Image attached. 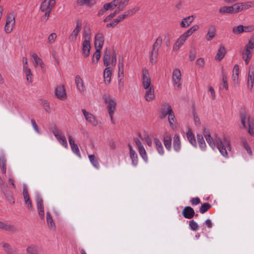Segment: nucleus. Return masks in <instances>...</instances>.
I'll return each mask as SVG.
<instances>
[{
  "label": "nucleus",
  "instance_id": "f257e3e1",
  "mask_svg": "<svg viewBox=\"0 0 254 254\" xmlns=\"http://www.w3.org/2000/svg\"><path fill=\"white\" fill-rule=\"evenodd\" d=\"M159 117L160 119H163L168 115V121L170 126H173L174 123V118L175 117L173 111L167 103L163 104L159 109Z\"/></svg>",
  "mask_w": 254,
  "mask_h": 254
},
{
  "label": "nucleus",
  "instance_id": "f03ea898",
  "mask_svg": "<svg viewBox=\"0 0 254 254\" xmlns=\"http://www.w3.org/2000/svg\"><path fill=\"white\" fill-rule=\"evenodd\" d=\"M254 49V35H252L249 40L248 43L246 44L242 52V59L246 64H248L252 58L253 50Z\"/></svg>",
  "mask_w": 254,
  "mask_h": 254
},
{
  "label": "nucleus",
  "instance_id": "7ed1b4c3",
  "mask_svg": "<svg viewBox=\"0 0 254 254\" xmlns=\"http://www.w3.org/2000/svg\"><path fill=\"white\" fill-rule=\"evenodd\" d=\"M215 141L217 144V148L220 153L224 157H227V150H231V144L228 137H224L223 139L220 138H216Z\"/></svg>",
  "mask_w": 254,
  "mask_h": 254
},
{
  "label": "nucleus",
  "instance_id": "20e7f679",
  "mask_svg": "<svg viewBox=\"0 0 254 254\" xmlns=\"http://www.w3.org/2000/svg\"><path fill=\"white\" fill-rule=\"evenodd\" d=\"M55 4V0H44L42 2L40 5V10L43 12H45V15L43 17V21H46L48 20L50 13Z\"/></svg>",
  "mask_w": 254,
  "mask_h": 254
},
{
  "label": "nucleus",
  "instance_id": "39448f33",
  "mask_svg": "<svg viewBox=\"0 0 254 254\" xmlns=\"http://www.w3.org/2000/svg\"><path fill=\"white\" fill-rule=\"evenodd\" d=\"M162 43V38L158 37L153 45L152 49L150 55V62L154 64L157 62V58L158 55V50Z\"/></svg>",
  "mask_w": 254,
  "mask_h": 254
},
{
  "label": "nucleus",
  "instance_id": "423d86ee",
  "mask_svg": "<svg viewBox=\"0 0 254 254\" xmlns=\"http://www.w3.org/2000/svg\"><path fill=\"white\" fill-rule=\"evenodd\" d=\"M104 99L109 116L111 120H113L114 114L116 110L117 102L115 99L110 96H105Z\"/></svg>",
  "mask_w": 254,
  "mask_h": 254
},
{
  "label": "nucleus",
  "instance_id": "0eeeda50",
  "mask_svg": "<svg viewBox=\"0 0 254 254\" xmlns=\"http://www.w3.org/2000/svg\"><path fill=\"white\" fill-rule=\"evenodd\" d=\"M81 29L82 24L79 20H77L76 22V26L75 28L68 37V39L70 42H73L76 40L77 37L81 30Z\"/></svg>",
  "mask_w": 254,
  "mask_h": 254
},
{
  "label": "nucleus",
  "instance_id": "6e6552de",
  "mask_svg": "<svg viewBox=\"0 0 254 254\" xmlns=\"http://www.w3.org/2000/svg\"><path fill=\"white\" fill-rule=\"evenodd\" d=\"M254 84V66L250 65L247 74V87L252 91Z\"/></svg>",
  "mask_w": 254,
  "mask_h": 254
},
{
  "label": "nucleus",
  "instance_id": "1a4fd4ad",
  "mask_svg": "<svg viewBox=\"0 0 254 254\" xmlns=\"http://www.w3.org/2000/svg\"><path fill=\"white\" fill-rule=\"evenodd\" d=\"M84 118L87 122L90 123L93 126H97L99 125L98 122L96 117L91 113L88 112L84 109L81 110Z\"/></svg>",
  "mask_w": 254,
  "mask_h": 254
},
{
  "label": "nucleus",
  "instance_id": "9d476101",
  "mask_svg": "<svg viewBox=\"0 0 254 254\" xmlns=\"http://www.w3.org/2000/svg\"><path fill=\"white\" fill-rule=\"evenodd\" d=\"M55 95L57 97L61 100H64L66 99L67 96L65 92V89L64 85L58 86L55 88Z\"/></svg>",
  "mask_w": 254,
  "mask_h": 254
},
{
  "label": "nucleus",
  "instance_id": "9b49d317",
  "mask_svg": "<svg viewBox=\"0 0 254 254\" xmlns=\"http://www.w3.org/2000/svg\"><path fill=\"white\" fill-rule=\"evenodd\" d=\"M142 85L145 89H148L150 88V87H153V86L151 85V79L149 77V73L145 69L143 70Z\"/></svg>",
  "mask_w": 254,
  "mask_h": 254
},
{
  "label": "nucleus",
  "instance_id": "f8f14e48",
  "mask_svg": "<svg viewBox=\"0 0 254 254\" xmlns=\"http://www.w3.org/2000/svg\"><path fill=\"white\" fill-rule=\"evenodd\" d=\"M0 229L13 233H16L18 231L17 228L15 226L9 223H5L0 221Z\"/></svg>",
  "mask_w": 254,
  "mask_h": 254
},
{
  "label": "nucleus",
  "instance_id": "ddd939ff",
  "mask_svg": "<svg viewBox=\"0 0 254 254\" xmlns=\"http://www.w3.org/2000/svg\"><path fill=\"white\" fill-rule=\"evenodd\" d=\"M104 42V37L102 33L96 34L94 38V46L95 49H101Z\"/></svg>",
  "mask_w": 254,
  "mask_h": 254
},
{
  "label": "nucleus",
  "instance_id": "4468645a",
  "mask_svg": "<svg viewBox=\"0 0 254 254\" xmlns=\"http://www.w3.org/2000/svg\"><path fill=\"white\" fill-rule=\"evenodd\" d=\"M23 196L24 198V200L25 203L27 205V207L29 209L32 210L33 209V206L32 204V202L30 198V196L29 193L28 192V190L26 187V186H23Z\"/></svg>",
  "mask_w": 254,
  "mask_h": 254
},
{
  "label": "nucleus",
  "instance_id": "2eb2a0df",
  "mask_svg": "<svg viewBox=\"0 0 254 254\" xmlns=\"http://www.w3.org/2000/svg\"><path fill=\"white\" fill-rule=\"evenodd\" d=\"M90 41L87 38L86 36L85 37V39L83 41L82 43V55L84 57H87L89 56L90 54Z\"/></svg>",
  "mask_w": 254,
  "mask_h": 254
},
{
  "label": "nucleus",
  "instance_id": "dca6fc26",
  "mask_svg": "<svg viewBox=\"0 0 254 254\" xmlns=\"http://www.w3.org/2000/svg\"><path fill=\"white\" fill-rule=\"evenodd\" d=\"M36 202L39 215L41 219H44V211L43 206V200L41 197L38 196L36 199Z\"/></svg>",
  "mask_w": 254,
  "mask_h": 254
},
{
  "label": "nucleus",
  "instance_id": "f3484780",
  "mask_svg": "<svg viewBox=\"0 0 254 254\" xmlns=\"http://www.w3.org/2000/svg\"><path fill=\"white\" fill-rule=\"evenodd\" d=\"M75 82L77 89L80 93H83L86 91L84 82L79 75H76L75 77Z\"/></svg>",
  "mask_w": 254,
  "mask_h": 254
},
{
  "label": "nucleus",
  "instance_id": "a211bd4d",
  "mask_svg": "<svg viewBox=\"0 0 254 254\" xmlns=\"http://www.w3.org/2000/svg\"><path fill=\"white\" fill-rule=\"evenodd\" d=\"M0 245L5 254H17L16 249L9 244L2 242L0 244Z\"/></svg>",
  "mask_w": 254,
  "mask_h": 254
},
{
  "label": "nucleus",
  "instance_id": "6ab92c4d",
  "mask_svg": "<svg viewBox=\"0 0 254 254\" xmlns=\"http://www.w3.org/2000/svg\"><path fill=\"white\" fill-rule=\"evenodd\" d=\"M195 18V16L194 15L184 18L180 23L181 26L183 28L188 27L193 21Z\"/></svg>",
  "mask_w": 254,
  "mask_h": 254
},
{
  "label": "nucleus",
  "instance_id": "aec40b11",
  "mask_svg": "<svg viewBox=\"0 0 254 254\" xmlns=\"http://www.w3.org/2000/svg\"><path fill=\"white\" fill-rule=\"evenodd\" d=\"M136 145L138 148L139 153L142 158L146 160L147 159L146 151L142 145L141 141L138 139H135Z\"/></svg>",
  "mask_w": 254,
  "mask_h": 254
},
{
  "label": "nucleus",
  "instance_id": "412c9836",
  "mask_svg": "<svg viewBox=\"0 0 254 254\" xmlns=\"http://www.w3.org/2000/svg\"><path fill=\"white\" fill-rule=\"evenodd\" d=\"M216 32V29L215 27L213 25H210L205 36L206 40L208 41L212 40L215 36Z\"/></svg>",
  "mask_w": 254,
  "mask_h": 254
},
{
  "label": "nucleus",
  "instance_id": "4be33fe9",
  "mask_svg": "<svg viewBox=\"0 0 254 254\" xmlns=\"http://www.w3.org/2000/svg\"><path fill=\"white\" fill-rule=\"evenodd\" d=\"M144 98L147 102H150L154 100L155 98L154 94V90L153 87H150L148 89H146Z\"/></svg>",
  "mask_w": 254,
  "mask_h": 254
},
{
  "label": "nucleus",
  "instance_id": "5701e85b",
  "mask_svg": "<svg viewBox=\"0 0 254 254\" xmlns=\"http://www.w3.org/2000/svg\"><path fill=\"white\" fill-rule=\"evenodd\" d=\"M182 214L186 218L191 219L194 216L195 212L191 207L187 206L184 209Z\"/></svg>",
  "mask_w": 254,
  "mask_h": 254
},
{
  "label": "nucleus",
  "instance_id": "b1692460",
  "mask_svg": "<svg viewBox=\"0 0 254 254\" xmlns=\"http://www.w3.org/2000/svg\"><path fill=\"white\" fill-rule=\"evenodd\" d=\"M225 54L226 50L224 46L222 45H220L219 46V48L217 51L215 59L217 61L220 62L224 57Z\"/></svg>",
  "mask_w": 254,
  "mask_h": 254
},
{
  "label": "nucleus",
  "instance_id": "393cba45",
  "mask_svg": "<svg viewBox=\"0 0 254 254\" xmlns=\"http://www.w3.org/2000/svg\"><path fill=\"white\" fill-rule=\"evenodd\" d=\"M112 74V69L110 67H106L104 70V78L106 84H109Z\"/></svg>",
  "mask_w": 254,
  "mask_h": 254
},
{
  "label": "nucleus",
  "instance_id": "a878e982",
  "mask_svg": "<svg viewBox=\"0 0 254 254\" xmlns=\"http://www.w3.org/2000/svg\"><path fill=\"white\" fill-rule=\"evenodd\" d=\"M103 60L104 65L106 66V67H109L111 62V53L108 48L105 50Z\"/></svg>",
  "mask_w": 254,
  "mask_h": 254
},
{
  "label": "nucleus",
  "instance_id": "bb28decb",
  "mask_svg": "<svg viewBox=\"0 0 254 254\" xmlns=\"http://www.w3.org/2000/svg\"><path fill=\"white\" fill-rule=\"evenodd\" d=\"M233 10V7L232 5H225L220 7L218 9L219 13L221 14H234Z\"/></svg>",
  "mask_w": 254,
  "mask_h": 254
},
{
  "label": "nucleus",
  "instance_id": "cd10ccee",
  "mask_svg": "<svg viewBox=\"0 0 254 254\" xmlns=\"http://www.w3.org/2000/svg\"><path fill=\"white\" fill-rule=\"evenodd\" d=\"M69 142L71 146L72 151L75 153L78 157H80L81 155L77 145L75 143L74 140L70 135L69 136Z\"/></svg>",
  "mask_w": 254,
  "mask_h": 254
},
{
  "label": "nucleus",
  "instance_id": "c85d7f7f",
  "mask_svg": "<svg viewBox=\"0 0 254 254\" xmlns=\"http://www.w3.org/2000/svg\"><path fill=\"white\" fill-rule=\"evenodd\" d=\"M54 133L56 137L60 142V143H61L64 147H67V143L66 142L65 137L59 131H54Z\"/></svg>",
  "mask_w": 254,
  "mask_h": 254
},
{
  "label": "nucleus",
  "instance_id": "c756f323",
  "mask_svg": "<svg viewBox=\"0 0 254 254\" xmlns=\"http://www.w3.org/2000/svg\"><path fill=\"white\" fill-rule=\"evenodd\" d=\"M188 37L185 32L180 36L176 42V50L180 48Z\"/></svg>",
  "mask_w": 254,
  "mask_h": 254
},
{
  "label": "nucleus",
  "instance_id": "7c9ffc66",
  "mask_svg": "<svg viewBox=\"0 0 254 254\" xmlns=\"http://www.w3.org/2000/svg\"><path fill=\"white\" fill-rule=\"evenodd\" d=\"M39 251V247L34 245H30L26 249V252L28 254H38Z\"/></svg>",
  "mask_w": 254,
  "mask_h": 254
},
{
  "label": "nucleus",
  "instance_id": "2f4dec72",
  "mask_svg": "<svg viewBox=\"0 0 254 254\" xmlns=\"http://www.w3.org/2000/svg\"><path fill=\"white\" fill-rule=\"evenodd\" d=\"M126 15L124 14H123L118 17V18L114 19L112 22L110 23H108L106 25V27H115L118 23H119L120 21L124 20L125 18H126Z\"/></svg>",
  "mask_w": 254,
  "mask_h": 254
},
{
  "label": "nucleus",
  "instance_id": "473e14b6",
  "mask_svg": "<svg viewBox=\"0 0 254 254\" xmlns=\"http://www.w3.org/2000/svg\"><path fill=\"white\" fill-rule=\"evenodd\" d=\"M47 216V222L49 227L53 230H55L56 228L55 223L54 222L52 217L49 212H47L46 213Z\"/></svg>",
  "mask_w": 254,
  "mask_h": 254
},
{
  "label": "nucleus",
  "instance_id": "72a5a7b5",
  "mask_svg": "<svg viewBox=\"0 0 254 254\" xmlns=\"http://www.w3.org/2000/svg\"><path fill=\"white\" fill-rule=\"evenodd\" d=\"M119 3V0H114L112 2L106 3L104 5V8L107 10H112L114 9Z\"/></svg>",
  "mask_w": 254,
  "mask_h": 254
},
{
  "label": "nucleus",
  "instance_id": "f704fd0d",
  "mask_svg": "<svg viewBox=\"0 0 254 254\" xmlns=\"http://www.w3.org/2000/svg\"><path fill=\"white\" fill-rule=\"evenodd\" d=\"M129 155L130 157L132 160V164L136 165L137 163V156L135 152L132 149V147L129 145Z\"/></svg>",
  "mask_w": 254,
  "mask_h": 254
},
{
  "label": "nucleus",
  "instance_id": "c9c22d12",
  "mask_svg": "<svg viewBox=\"0 0 254 254\" xmlns=\"http://www.w3.org/2000/svg\"><path fill=\"white\" fill-rule=\"evenodd\" d=\"M234 14L244 10L243 2H238L232 5Z\"/></svg>",
  "mask_w": 254,
  "mask_h": 254
},
{
  "label": "nucleus",
  "instance_id": "e433bc0d",
  "mask_svg": "<svg viewBox=\"0 0 254 254\" xmlns=\"http://www.w3.org/2000/svg\"><path fill=\"white\" fill-rule=\"evenodd\" d=\"M239 67L238 64H235L233 69V74L232 75L233 80L238 83L239 80Z\"/></svg>",
  "mask_w": 254,
  "mask_h": 254
},
{
  "label": "nucleus",
  "instance_id": "4c0bfd02",
  "mask_svg": "<svg viewBox=\"0 0 254 254\" xmlns=\"http://www.w3.org/2000/svg\"><path fill=\"white\" fill-rule=\"evenodd\" d=\"M129 2V0H119L118 7L116 9L119 12L123 10Z\"/></svg>",
  "mask_w": 254,
  "mask_h": 254
},
{
  "label": "nucleus",
  "instance_id": "58836bf2",
  "mask_svg": "<svg viewBox=\"0 0 254 254\" xmlns=\"http://www.w3.org/2000/svg\"><path fill=\"white\" fill-rule=\"evenodd\" d=\"M101 50V49H96V51L93 55L92 60V63L93 64H95L96 63H97L99 61V60L100 58V57H101V55H100Z\"/></svg>",
  "mask_w": 254,
  "mask_h": 254
},
{
  "label": "nucleus",
  "instance_id": "ea45409f",
  "mask_svg": "<svg viewBox=\"0 0 254 254\" xmlns=\"http://www.w3.org/2000/svg\"><path fill=\"white\" fill-rule=\"evenodd\" d=\"M88 157L93 166L96 169H98L99 168V164L97 158L94 155H90Z\"/></svg>",
  "mask_w": 254,
  "mask_h": 254
},
{
  "label": "nucleus",
  "instance_id": "a19ab883",
  "mask_svg": "<svg viewBox=\"0 0 254 254\" xmlns=\"http://www.w3.org/2000/svg\"><path fill=\"white\" fill-rule=\"evenodd\" d=\"M77 3L80 5L86 4L90 7L95 3V0H78Z\"/></svg>",
  "mask_w": 254,
  "mask_h": 254
},
{
  "label": "nucleus",
  "instance_id": "79ce46f5",
  "mask_svg": "<svg viewBox=\"0 0 254 254\" xmlns=\"http://www.w3.org/2000/svg\"><path fill=\"white\" fill-rule=\"evenodd\" d=\"M124 64L122 62L119 61L118 64V77L119 78H124Z\"/></svg>",
  "mask_w": 254,
  "mask_h": 254
},
{
  "label": "nucleus",
  "instance_id": "37998d69",
  "mask_svg": "<svg viewBox=\"0 0 254 254\" xmlns=\"http://www.w3.org/2000/svg\"><path fill=\"white\" fill-rule=\"evenodd\" d=\"M232 32L234 34L238 35L244 32V26L239 25L237 26H234L232 29Z\"/></svg>",
  "mask_w": 254,
  "mask_h": 254
},
{
  "label": "nucleus",
  "instance_id": "c03bdc74",
  "mask_svg": "<svg viewBox=\"0 0 254 254\" xmlns=\"http://www.w3.org/2000/svg\"><path fill=\"white\" fill-rule=\"evenodd\" d=\"M40 104L43 106L46 112H51L49 102L47 100L42 99L40 100Z\"/></svg>",
  "mask_w": 254,
  "mask_h": 254
},
{
  "label": "nucleus",
  "instance_id": "a18cd8bd",
  "mask_svg": "<svg viewBox=\"0 0 254 254\" xmlns=\"http://www.w3.org/2000/svg\"><path fill=\"white\" fill-rule=\"evenodd\" d=\"M15 24V19L13 12L8 13L6 16V23Z\"/></svg>",
  "mask_w": 254,
  "mask_h": 254
},
{
  "label": "nucleus",
  "instance_id": "49530a36",
  "mask_svg": "<svg viewBox=\"0 0 254 254\" xmlns=\"http://www.w3.org/2000/svg\"><path fill=\"white\" fill-rule=\"evenodd\" d=\"M164 142L166 148L169 150L171 146V138L170 135H166L164 136Z\"/></svg>",
  "mask_w": 254,
  "mask_h": 254
},
{
  "label": "nucleus",
  "instance_id": "de8ad7c7",
  "mask_svg": "<svg viewBox=\"0 0 254 254\" xmlns=\"http://www.w3.org/2000/svg\"><path fill=\"white\" fill-rule=\"evenodd\" d=\"M139 10V7L136 6L132 9L127 10L125 14H124V15H126V17H127L128 16H130L131 15L134 14L135 13H136Z\"/></svg>",
  "mask_w": 254,
  "mask_h": 254
},
{
  "label": "nucleus",
  "instance_id": "09e8293b",
  "mask_svg": "<svg viewBox=\"0 0 254 254\" xmlns=\"http://www.w3.org/2000/svg\"><path fill=\"white\" fill-rule=\"evenodd\" d=\"M155 143L156 144V146L157 149L160 154H162L164 152L163 151V147L161 144V142L159 141L157 138L154 139Z\"/></svg>",
  "mask_w": 254,
  "mask_h": 254
},
{
  "label": "nucleus",
  "instance_id": "8fccbe9b",
  "mask_svg": "<svg viewBox=\"0 0 254 254\" xmlns=\"http://www.w3.org/2000/svg\"><path fill=\"white\" fill-rule=\"evenodd\" d=\"M32 57L34 59L35 67H37L38 65L42 64V60L36 54H33Z\"/></svg>",
  "mask_w": 254,
  "mask_h": 254
},
{
  "label": "nucleus",
  "instance_id": "3c124183",
  "mask_svg": "<svg viewBox=\"0 0 254 254\" xmlns=\"http://www.w3.org/2000/svg\"><path fill=\"white\" fill-rule=\"evenodd\" d=\"M243 4L244 10L248 9L250 8L254 7V1H247L245 2H242Z\"/></svg>",
  "mask_w": 254,
  "mask_h": 254
},
{
  "label": "nucleus",
  "instance_id": "603ef678",
  "mask_svg": "<svg viewBox=\"0 0 254 254\" xmlns=\"http://www.w3.org/2000/svg\"><path fill=\"white\" fill-rule=\"evenodd\" d=\"M187 136L188 137V139L190 141V143L193 145H195L196 144V141L194 138V135L192 134V132L190 131H189L187 133Z\"/></svg>",
  "mask_w": 254,
  "mask_h": 254
},
{
  "label": "nucleus",
  "instance_id": "864d4df0",
  "mask_svg": "<svg viewBox=\"0 0 254 254\" xmlns=\"http://www.w3.org/2000/svg\"><path fill=\"white\" fill-rule=\"evenodd\" d=\"M211 207V205L207 203L203 204L199 208V211L201 213H204L206 212Z\"/></svg>",
  "mask_w": 254,
  "mask_h": 254
},
{
  "label": "nucleus",
  "instance_id": "5fc2aeb1",
  "mask_svg": "<svg viewBox=\"0 0 254 254\" xmlns=\"http://www.w3.org/2000/svg\"><path fill=\"white\" fill-rule=\"evenodd\" d=\"M222 86L225 88L226 90L228 89V85L227 83V76L224 72H222Z\"/></svg>",
  "mask_w": 254,
  "mask_h": 254
},
{
  "label": "nucleus",
  "instance_id": "6e6d98bb",
  "mask_svg": "<svg viewBox=\"0 0 254 254\" xmlns=\"http://www.w3.org/2000/svg\"><path fill=\"white\" fill-rule=\"evenodd\" d=\"M199 28V27L198 25H194L190 29H189L188 30H187L186 32H185V33L189 37L193 32L198 30Z\"/></svg>",
  "mask_w": 254,
  "mask_h": 254
},
{
  "label": "nucleus",
  "instance_id": "4d7b16f0",
  "mask_svg": "<svg viewBox=\"0 0 254 254\" xmlns=\"http://www.w3.org/2000/svg\"><path fill=\"white\" fill-rule=\"evenodd\" d=\"M15 24H10V23H5L4 26V31L5 32L9 34L12 32L13 30V27L14 26Z\"/></svg>",
  "mask_w": 254,
  "mask_h": 254
},
{
  "label": "nucleus",
  "instance_id": "13d9d810",
  "mask_svg": "<svg viewBox=\"0 0 254 254\" xmlns=\"http://www.w3.org/2000/svg\"><path fill=\"white\" fill-rule=\"evenodd\" d=\"M197 140L200 148L201 149H204L206 146V145L203 140V138L201 135H197Z\"/></svg>",
  "mask_w": 254,
  "mask_h": 254
},
{
  "label": "nucleus",
  "instance_id": "bf43d9fd",
  "mask_svg": "<svg viewBox=\"0 0 254 254\" xmlns=\"http://www.w3.org/2000/svg\"><path fill=\"white\" fill-rule=\"evenodd\" d=\"M205 138L207 141L209 145L212 147L214 148L215 147V144L214 141L212 140V138L210 136L209 134H206L204 135Z\"/></svg>",
  "mask_w": 254,
  "mask_h": 254
},
{
  "label": "nucleus",
  "instance_id": "052dcab7",
  "mask_svg": "<svg viewBox=\"0 0 254 254\" xmlns=\"http://www.w3.org/2000/svg\"><path fill=\"white\" fill-rule=\"evenodd\" d=\"M57 35L55 33H51L48 37V43L52 44L54 43L57 38Z\"/></svg>",
  "mask_w": 254,
  "mask_h": 254
},
{
  "label": "nucleus",
  "instance_id": "680f3d73",
  "mask_svg": "<svg viewBox=\"0 0 254 254\" xmlns=\"http://www.w3.org/2000/svg\"><path fill=\"white\" fill-rule=\"evenodd\" d=\"M189 226L193 231H197L198 229V225L194 220H190L189 222Z\"/></svg>",
  "mask_w": 254,
  "mask_h": 254
},
{
  "label": "nucleus",
  "instance_id": "e2e57ef3",
  "mask_svg": "<svg viewBox=\"0 0 254 254\" xmlns=\"http://www.w3.org/2000/svg\"><path fill=\"white\" fill-rule=\"evenodd\" d=\"M119 13V12L117 10H116L113 13L110 14L108 16H107L104 19V21L106 22L110 21Z\"/></svg>",
  "mask_w": 254,
  "mask_h": 254
},
{
  "label": "nucleus",
  "instance_id": "0e129e2a",
  "mask_svg": "<svg viewBox=\"0 0 254 254\" xmlns=\"http://www.w3.org/2000/svg\"><path fill=\"white\" fill-rule=\"evenodd\" d=\"M25 73H26L27 81L29 83H31L32 82L33 75H32L31 70H28V71L26 72Z\"/></svg>",
  "mask_w": 254,
  "mask_h": 254
},
{
  "label": "nucleus",
  "instance_id": "69168bd1",
  "mask_svg": "<svg viewBox=\"0 0 254 254\" xmlns=\"http://www.w3.org/2000/svg\"><path fill=\"white\" fill-rule=\"evenodd\" d=\"M243 146L244 147H245V148L246 149V150H247L248 153L250 155H252V150L251 149V148L250 147V146L249 145V144L247 143V141L246 140H243Z\"/></svg>",
  "mask_w": 254,
  "mask_h": 254
},
{
  "label": "nucleus",
  "instance_id": "338daca9",
  "mask_svg": "<svg viewBox=\"0 0 254 254\" xmlns=\"http://www.w3.org/2000/svg\"><path fill=\"white\" fill-rule=\"evenodd\" d=\"M204 60L203 58H199L196 60V64L200 67L202 68L204 65Z\"/></svg>",
  "mask_w": 254,
  "mask_h": 254
},
{
  "label": "nucleus",
  "instance_id": "774afa93",
  "mask_svg": "<svg viewBox=\"0 0 254 254\" xmlns=\"http://www.w3.org/2000/svg\"><path fill=\"white\" fill-rule=\"evenodd\" d=\"M254 30V25L244 26V32H250Z\"/></svg>",
  "mask_w": 254,
  "mask_h": 254
}]
</instances>
